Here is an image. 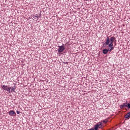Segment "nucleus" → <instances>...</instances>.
Segmentation results:
<instances>
[{
  "instance_id": "f257e3e1",
  "label": "nucleus",
  "mask_w": 130,
  "mask_h": 130,
  "mask_svg": "<svg viewBox=\"0 0 130 130\" xmlns=\"http://www.w3.org/2000/svg\"><path fill=\"white\" fill-rule=\"evenodd\" d=\"M114 40H115V38L111 37L109 38V37H107L106 42L105 43V45H108V47L110 49V51L114 49V46H113V42H114Z\"/></svg>"
},
{
  "instance_id": "f03ea898",
  "label": "nucleus",
  "mask_w": 130,
  "mask_h": 130,
  "mask_svg": "<svg viewBox=\"0 0 130 130\" xmlns=\"http://www.w3.org/2000/svg\"><path fill=\"white\" fill-rule=\"evenodd\" d=\"M103 124L101 122H99L96 124L94 125V128H91L88 130H98V128H102Z\"/></svg>"
},
{
  "instance_id": "7ed1b4c3",
  "label": "nucleus",
  "mask_w": 130,
  "mask_h": 130,
  "mask_svg": "<svg viewBox=\"0 0 130 130\" xmlns=\"http://www.w3.org/2000/svg\"><path fill=\"white\" fill-rule=\"evenodd\" d=\"M2 88L3 90H5V91L7 92V94L11 93V87H8V86L3 85Z\"/></svg>"
},
{
  "instance_id": "20e7f679",
  "label": "nucleus",
  "mask_w": 130,
  "mask_h": 130,
  "mask_svg": "<svg viewBox=\"0 0 130 130\" xmlns=\"http://www.w3.org/2000/svg\"><path fill=\"white\" fill-rule=\"evenodd\" d=\"M58 52L59 53L60 52H63V50L66 49V48H64V46H58Z\"/></svg>"
},
{
  "instance_id": "39448f33",
  "label": "nucleus",
  "mask_w": 130,
  "mask_h": 130,
  "mask_svg": "<svg viewBox=\"0 0 130 130\" xmlns=\"http://www.w3.org/2000/svg\"><path fill=\"white\" fill-rule=\"evenodd\" d=\"M110 50V48H108V49H104V50H103V53H104V54H107V53L108 52V51L111 52L112 51V50Z\"/></svg>"
},
{
  "instance_id": "423d86ee",
  "label": "nucleus",
  "mask_w": 130,
  "mask_h": 130,
  "mask_svg": "<svg viewBox=\"0 0 130 130\" xmlns=\"http://www.w3.org/2000/svg\"><path fill=\"white\" fill-rule=\"evenodd\" d=\"M9 115L11 116H14V115H16V112L14 111L10 110L9 112Z\"/></svg>"
},
{
  "instance_id": "0eeeda50",
  "label": "nucleus",
  "mask_w": 130,
  "mask_h": 130,
  "mask_svg": "<svg viewBox=\"0 0 130 130\" xmlns=\"http://www.w3.org/2000/svg\"><path fill=\"white\" fill-rule=\"evenodd\" d=\"M124 107H127V103H123L120 106V108L121 109L124 108Z\"/></svg>"
},
{
  "instance_id": "6e6552de",
  "label": "nucleus",
  "mask_w": 130,
  "mask_h": 130,
  "mask_svg": "<svg viewBox=\"0 0 130 130\" xmlns=\"http://www.w3.org/2000/svg\"><path fill=\"white\" fill-rule=\"evenodd\" d=\"M125 118H130V112L127 113L125 115Z\"/></svg>"
},
{
  "instance_id": "1a4fd4ad",
  "label": "nucleus",
  "mask_w": 130,
  "mask_h": 130,
  "mask_svg": "<svg viewBox=\"0 0 130 130\" xmlns=\"http://www.w3.org/2000/svg\"><path fill=\"white\" fill-rule=\"evenodd\" d=\"M11 89V92H13H13H15V90H16V87H12Z\"/></svg>"
},
{
  "instance_id": "9d476101",
  "label": "nucleus",
  "mask_w": 130,
  "mask_h": 130,
  "mask_svg": "<svg viewBox=\"0 0 130 130\" xmlns=\"http://www.w3.org/2000/svg\"><path fill=\"white\" fill-rule=\"evenodd\" d=\"M108 122V120H107V119L103 120V122H104V123H107Z\"/></svg>"
},
{
  "instance_id": "9b49d317",
  "label": "nucleus",
  "mask_w": 130,
  "mask_h": 130,
  "mask_svg": "<svg viewBox=\"0 0 130 130\" xmlns=\"http://www.w3.org/2000/svg\"><path fill=\"white\" fill-rule=\"evenodd\" d=\"M127 107H128V108H130V104L129 103L127 104Z\"/></svg>"
},
{
  "instance_id": "f8f14e48",
  "label": "nucleus",
  "mask_w": 130,
  "mask_h": 130,
  "mask_svg": "<svg viewBox=\"0 0 130 130\" xmlns=\"http://www.w3.org/2000/svg\"><path fill=\"white\" fill-rule=\"evenodd\" d=\"M16 113L17 114H20V111H17Z\"/></svg>"
},
{
  "instance_id": "ddd939ff",
  "label": "nucleus",
  "mask_w": 130,
  "mask_h": 130,
  "mask_svg": "<svg viewBox=\"0 0 130 130\" xmlns=\"http://www.w3.org/2000/svg\"><path fill=\"white\" fill-rule=\"evenodd\" d=\"M36 17H37V19H39V16H36Z\"/></svg>"
},
{
  "instance_id": "4468645a",
  "label": "nucleus",
  "mask_w": 130,
  "mask_h": 130,
  "mask_svg": "<svg viewBox=\"0 0 130 130\" xmlns=\"http://www.w3.org/2000/svg\"><path fill=\"white\" fill-rule=\"evenodd\" d=\"M83 1H86V2L88 1V0H83Z\"/></svg>"
}]
</instances>
